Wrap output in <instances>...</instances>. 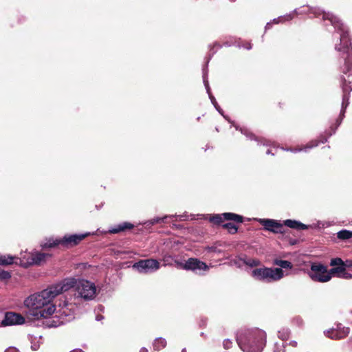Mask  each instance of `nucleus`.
<instances>
[{
	"label": "nucleus",
	"instance_id": "nucleus-1",
	"mask_svg": "<svg viewBox=\"0 0 352 352\" xmlns=\"http://www.w3.org/2000/svg\"><path fill=\"white\" fill-rule=\"evenodd\" d=\"M312 13L316 17L322 16L324 25H332L336 30L333 34L335 43V50L340 53V58L343 60V65L341 66V71L348 76H352V47L347 27L341 20L331 12H325L318 8H303L300 12L294 10L293 12L274 19L265 25V30H269L272 23L278 24L285 21H290L294 18V14Z\"/></svg>",
	"mask_w": 352,
	"mask_h": 352
},
{
	"label": "nucleus",
	"instance_id": "nucleus-2",
	"mask_svg": "<svg viewBox=\"0 0 352 352\" xmlns=\"http://www.w3.org/2000/svg\"><path fill=\"white\" fill-rule=\"evenodd\" d=\"M72 283V280H63L40 292L30 295L24 301L25 306L29 309V315L34 319L52 316L56 310L54 305L52 304L53 299L68 291Z\"/></svg>",
	"mask_w": 352,
	"mask_h": 352
},
{
	"label": "nucleus",
	"instance_id": "nucleus-3",
	"mask_svg": "<svg viewBox=\"0 0 352 352\" xmlns=\"http://www.w3.org/2000/svg\"><path fill=\"white\" fill-rule=\"evenodd\" d=\"M265 340V332L257 328L241 330L236 335V342L243 352H261Z\"/></svg>",
	"mask_w": 352,
	"mask_h": 352
},
{
	"label": "nucleus",
	"instance_id": "nucleus-4",
	"mask_svg": "<svg viewBox=\"0 0 352 352\" xmlns=\"http://www.w3.org/2000/svg\"><path fill=\"white\" fill-rule=\"evenodd\" d=\"M75 308L72 303H65L64 307L60 309V314L52 317H39L42 320V324L47 328L57 327L65 322H70L74 319Z\"/></svg>",
	"mask_w": 352,
	"mask_h": 352
},
{
	"label": "nucleus",
	"instance_id": "nucleus-5",
	"mask_svg": "<svg viewBox=\"0 0 352 352\" xmlns=\"http://www.w3.org/2000/svg\"><path fill=\"white\" fill-rule=\"evenodd\" d=\"M63 280H72L69 289L74 288L76 298L91 300L96 297V287L94 283L84 279L76 280L73 278H65Z\"/></svg>",
	"mask_w": 352,
	"mask_h": 352
},
{
	"label": "nucleus",
	"instance_id": "nucleus-6",
	"mask_svg": "<svg viewBox=\"0 0 352 352\" xmlns=\"http://www.w3.org/2000/svg\"><path fill=\"white\" fill-rule=\"evenodd\" d=\"M90 232L85 234H65L62 238L49 239L41 246L43 248H51L58 245H61L64 248H72L78 245L85 237L91 235Z\"/></svg>",
	"mask_w": 352,
	"mask_h": 352
},
{
	"label": "nucleus",
	"instance_id": "nucleus-7",
	"mask_svg": "<svg viewBox=\"0 0 352 352\" xmlns=\"http://www.w3.org/2000/svg\"><path fill=\"white\" fill-rule=\"evenodd\" d=\"M252 276L258 280L272 283L284 277V272L280 268L261 267L252 270Z\"/></svg>",
	"mask_w": 352,
	"mask_h": 352
},
{
	"label": "nucleus",
	"instance_id": "nucleus-8",
	"mask_svg": "<svg viewBox=\"0 0 352 352\" xmlns=\"http://www.w3.org/2000/svg\"><path fill=\"white\" fill-rule=\"evenodd\" d=\"M308 275L312 280L319 283H327L332 278L327 267L321 263H311Z\"/></svg>",
	"mask_w": 352,
	"mask_h": 352
},
{
	"label": "nucleus",
	"instance_id": "nucleus-9",
	"mask_svg": "<svg viewBox=\"0 0 352 352\" xmlns=\"http://www.w3.org/2000/svg\"><path fill=\"white\" fill-rule=\"evenodd\" d=\"M132 267L140 273L148 274L159 270L160 267V264L157 260L149 258L140 260L135 263Z\"/></svg>",
	"mask_w": 352,
	"mask_h": 352
},
{
	"label": "nucleus",
	"instance_id": "nucleus-10",
	"mask_svg": "<svg viewBox=\"0 0 352 352\" xmlns=\"http://www.w3.org/2000/svg\"><path fill=\"white\" fill-rule=\"evenodd\" d=\"M324 335L332 340H340L346 337L349 333V328L338 324L336 328H332L324 332Z\"/></svg>",
	"mask_w": 352,
	"mask_h": 352
},
{
	"label": "nucleus",
	"instance_id": "nucleus-11",
	"mask_svg": "<svg viewBox=\"0 0 352 352\" xmlns=\"http://www.w3.org/2000/svg\"><path fill=\"white\" fill-rule=\"evenodd\" d=\"M260 224L263 226L266 230L274 233H283V224L279 221L270 219H258L257 220Z\"/></svg>",
	"mask_w": 352,
	"mask_h": 352
},
{
	"label": "nucleus",
	"instance_id": "nucleus-12",
	"mask_svg": "<svg viewBox=\"0 0 352 352\" xmlns=\"http://www.w3.org/2000/svg\"><path fill=\"white\" fill-rule=\"evenodd\" d=\"M210 221L216 224L222 223L224 220L234 221L237 223L243 222V217L232 212H225L221 214H215L210 217Z\"/></svg>",
	"mask_w": 352,
	"mask_h": 352
},
{
	"label": "nucleus",
	"instance_id": "nucleus-13",
	"mask_svg": "<svg viewBox=\"0 0 352 352\" xmlns=\"http://www.w3.org/2000/svg\"><path fill=\"white\" fill-rule=\"evenodd\" d=\"M183 267L185 270H192L196 273H200L201 271L207 270L208 269V265L205 263L195 258L188 259Z\"/></svg>",
	"mask_w": 352,
	"mask_h": 352
},
{
	"label": "nucleus",
	"instance_id": "nucleus-14",
	"mask_svg": "<svg viewBox=\"0 0 352 352\" xmlns=\"http://www.w3.org/2000/svg\"><path fill=\"white\" fill-rule=\"evenodd\" d=\"M342 90H343V96H342V109H341V112H340V120L337 121L338 125H339L341 123V121L344 116L345 109H346V107L349 103V94L350 91H351V87L346 85V80L345 78H344L342 80Z\"/></svg>",
	"mask_w": 352,
	"mask_h": 352
},
{
	"label": "nucleus",
	"instance_id": "nucleus-15",
	"mask_svg": "<svg viewBox=\"0 0 352 352\" xmlns=\"http://www.w3.org/2000/svg\"><path fill=\"white\" fill-rule=\"evenodd\" d=\"M25 319L20 314L8 312L5 316V318L1 322L2 326L21 324L24 323Z\"/></svg>",
	"mask_w": 352,
	"mask_h": 352
},
{
	"label": "nucleus",
	"instance_id": "nucleus-16",
	"mask_svg": "<svg viewBox=\"0 0 352 352\" xmlns=\"http://www.w3.org/2000/svg\"><path fill=\"white\" fill-rule=\"evenodd\" d=\"M330 265L333 267L329 270L331 277L337 276L338 274L344 271L346 267V265L340 258H332L330 261Z\"/></svg>",
	"mask_w": 352,
	"mask_h": 352
},
{
	"label": "nucleus",
	"instance_id": "nucleus-17",
	"mask_svg": "<svg viewBox=\"0 0 352 352\" xmlns=\"http://www.w3.org/2000/svg\"><path fill=\"white\" fill-rule=\"evenodd\" d=\"M326 141H327V138H323L321 141L312 140V141L309 142V143H307L305 146H298V147H295V148H287L286 151H290L292 153H298V152H301V151L307 153L310 149L318 146L320 142L324 143Z\"/></svg>",
	"mask_w": 352,
	"mask_h": 352
},
{
	"label": "nucleus",
	"instance_id": "nucleus-18",
	"mask_svg": "<svg viewBox=\"0 0 352 352\" xmlns=\"http://www.w3.org/2000/svg\"><path fill=\"white\" fill-rule=\"evenodd\" d=\"M283 226H285L288 228L296 230H307L311 227V226L304 224L299 221L292 220V219H287L283 221Z\"/></svg>",
	"mask_w": 352,
	"mask_h": 352
},
{
	"label": "nucleus",
	"instance_id": "nucleus-19",
	"mask_svg": "<svg viewBox=\"0 0 352 352\" xmlns=\"http://www.w3.org/2000/svg\"><path fill=\"white\" fill-rule=\"evenodd\" d=\"M133 227H134V226L131 223L123 222L122 223H120L115 228H112L109 229L107 232L104 231L102 232L104 234L107 233V232L111 233V234H116V233H119L120 232L124 231L125 230H127V229H132Z\"/></svg>",
	"mask_w": 352,
	"mask_h": 352
},
{
	"label": "nucleus",
	"instance_id": "nucleus-20",
	"mask_svg": "<svg viewBox=\"0 0 352 352\" xmlns=\"http://www.w3.org/2000/svg\"><path fill=\"white\" fill-rule=\"evenodd\" d=\"M50 256L49 254L43 252H34L31 255L32 263L35 265H41Z\"/></svg>",
	"mask_w": 352,
	"mask_h": 352
},
{
	"label": "nucleus",
	"instance_id": "nucleus-21",
	"mask_svg": "<svg viewBox=\"0 0 352 352\" xmlns=\"http://www.w3.org/2000/svg\"><path fill=\"white\" fill-rule=\"evenodd\" d=\"M207 75H208L207 70L206 69H203V80H204V83L206 89L207 91V93L209 95V98H210V99L211 100V102L212 103L214 107H216V105H217L218 104H217V102L216 101L215 98L210 93V87H209V83H208V78H207Z\"/></svg>",
	"mask_w": 352,
	"mask_h": 352
},
{
	"label": "nucleus",
	"instance_id": "nucleus-22",
	"mask_svg": "<svg viewBox=\"0 0 352 352\" xmlns=\"http://www.w3.org/2000/svg\"><path fill=\"white\" fill-rule=\"evenodd\" d=\"M42 337L40 336H34L33 335H28V340L31 342V348L33 351H36L38 349L40 344L41 343Z\"/></svg>",
	"mask_w": 352,
	"mask_h": 352
},
{
	"label": "nucleus",
	"instance_id": "nucleus-23",
	"mask_svg": "<svg viewBox=\"0 0 352 352\" xmlns=\"http://www.w3.org/2000/svg\"><path fill=\"white\" fill-rule=\"evenodd\" d=\"M166 346V340L161 337L156 338L153 344V349L155 351H160L161 349L165 348Z\"/></svg>",
	"mask_w": 352,
	"mask_h": 352
},
{
	"label": "nucleus",
	"instance_id": "nucleus-24",
	"mask_svg": "<svg viewBox=\"0 0 352 352\" xmlns=\"http://www.w3.org/2000/svg\"><path fill=\"white\" fill-rule=\"evenodd\" d=\"M15 257L10 255L0 254V265H9L14 263Z\"/></svg>",
	"mask_w": 352,
	"mask_h": 352
},
{
	"label": "nucleus",
	"instance_id": "nucleus-25",
	"mask_svg": "<svg viewBox=\"0 0 352 352\" xmlns=\"http://www.w3.org/2000/svg\"><path fill=\"white\" fill-rule=\"evenodd\" d=\"M337 237L340 240H347L352 237V231L342 230L337 232Z\"/></svg>",
	"mask_w": 352,
	"mask_h": 352
},
{
	"label": "nucleus",
	"instance_id": "nucleus-26",
	"mask_svg": "<svg viewBox=\"0 0 352 352\" xmlns=\"http://www.w3.org/2000/svg\"><path fill=\"white\" fill-rule=\"evenodd\" d=\"M173 216H168V215H166L163 217H155L151 220H148L147 221H146L144 224L145 225L146 227H148V226H153L154 224H156V223H159L162 221H164V219H167V218H170L172 217Z\"/></svg>",
	"mask_w": 352,
	"mask_h": 352
},
{
	"label": "nucleus",
	"instance_id": "nucleus-27",
	"mask_svg": "<svg viewBox=\"0 0 352 352\" xmlns=\"http://www.w3.org/2000/svg\"><path fill=\"white\" fill-rule=\"evenodd\" d=\"M274 263L279 267H280V269H292V264L291 262L285 260H278L276 259L274 262Z\"/></svg>",
	"mask_w": 352,
	"mask_h": 352
},
{
	"label": "nucleus",
	"instance_id": "nucleus-28",
	"mask_svg": "<svg viewBox=\"0 0 352 352\" xmlns=\"http://www.w3.org/2000/svg\"><path fill=\"white\" fill-rule=\"evenodd\" d=\"M289 331L288 329H282L278 332V337L282 340V341L287 340L289 338Z\"/></svg>",
	"mask_w": 352,
	"mask_h": 352
},
{
	"label": "nucleus",
	"instance_id": "nucleus-29",
	"mask_svg": "<svg viewBox=\"0 0 352 352\" xmlns=\"http://www.w3.org/2000/svg\"><path fill=\"white\" fill-rule=\"evenodd\" d=\"M233 126L236 129V130H240L243 134H244L246 137L249 138L250 139H252L254 138V139L255 140H256V141L258 140V139L256 138H255L252 133H251L250 131H248V129H243V128H239L238 126H236L234 124H233Z\"/></svg>",
	"mask_w": 352,
	"mask_h": 352
},
{
	"label": "nucleus",
	"instance_id": "nucleus-30",
	"mask_svg": "<svg viewBox=\"0 0 352 352\" xmlns=\"http://www.w3.org/2000/svg\"><path fill=\"white\" fill-rule=\"evenodd\" d=\"M223 227L226 228L231 234H235L238 230L237 227L232 223H225Z\"/></svg>",
	"mask_w": 352,
	"mask_h": 352
},
{
	"label": "nucleus",
	"instance_id": "nucleus-31",
	"mask_svg": "<svg viewBox=\"0 0 352 352\" xmlns=\"http://www.w3.org/2000/svg\"><path fill=\"white\" fill-rule=\"evenodd\" d=\"M274 352H285V345L283 342H276L273 348Z\"/></svg>",
	"mask_w": 352,
	"mask_h": 352
},
{
	"label": "nucleus",
	"instance_id": "nucleus-32",
	"mask_svg": "<svg viewBox=\"0 0 352 352\" xmlns=\"http://www.w3.org/2000/svg\"><path fill=\"white\" fill-rule=\"evenodd\" d=\"M245 263L250 267H256L260 265V261L258 259L248 258L245 261Z\"/></svg>",
	"mask_w": 352,
	"mask_h": 352
},
{
	"label": "nucleus",
	"instance_id": "nucleus-33",
	"mask_svg": "<svg viewBox=\"0 0 352 352\" xmlns=\"http://www.w3.org/2000/svg\"><path fill=\"white\" fill-rule=\"evenodd\" d=\"M11 278V274L5 270H0V278L1 280H8Z\"/></svg>",
	"mask_w": 352,
	"mask_h": 352
},
{
	"label": "nucleus",
	"instance_id": "nucleus-34",
	"mask_svg": "<svg viewBox=\"0 0 352 352\" xmlns=\"http://www.w3.org/2000/svg\"><path fill=\"white\" fill-rule=\"evenodd\" d=\"M336 277L340 278H343V279H351V278H352V274L347 272L345 270L344 271L341 272L340 274H338V276Z\"/></svg>",
	"mask_w": 352,
	"mask_h": 352
},
{
	"label": "nucleus",
	"instance_id": "nucleus-35",
	"mask_svg": "<svg viewBox=\"0 0 352 352\" xmlns=\"http://www.w3.org/2000/svg\"><path fill=\"white\" fill-rule=\"evenodd\" d=\"M223 347L226 349H228L231 347L232 346V342L229 339H226L224 340L223 342Z\"/></svg>",
	"mask_w": 352,
	"mask_h": 352
},
{
	"label": "nucleus",
	"instance_id": "nucleus-36",
	"mask_svg": "<svg viewBox=\"0 0 352 352\" xmlns=\"http://www.w3.org/2000/svg\"><path fill=\"white\" fill-rule=\"evenodd\" d=\"M214 107L228 122H231V121L226 116H225L223 115L222 109L220 108V107L218 104L216 105V107Z\"/></svg>",
	"mask_w": 352,
	"mask_h": 352
},
{
	"label": "nucleus",
	"instance_id": "nucleus-37",
	"mask_svg": "<svg viewBox=\"0 0 352 352\" xmlns=\"http://www.w3.org/2000/svg\"><path fill=\"white\" fill-rule=\"evenodd\" d=\"M5 352H20V351L15 347H9L5 351Z\"/></svg>",
	"mask_w": 352,
	"mask_h": 352
},
{
	"label": "nucleus",
	"instance_id": "nucleus-38",
	"mask_svg": "<svg viewBox=\"0 0 352 352\" xmlns=\"http://www.w3.org/2000/svg\"><path fill=\"white\" fill-rule=\"evenodd\" d=\"M177 217L179 218L180 221H185L188 218V215L186 214H182V215H178Z\"/></svg>",
	"mask_w": 352,
	"mask_h": 352
},
{
	"label": "nucleus",
	"instance_id": "nucleus-39",
	"mask_svg": "<svg viewBox=\"0 0 352 352\" xmlns=\"http://www.w3.org/2000/svg\"><path fill=\"white\" fill-rule=\"evenodd\" d=\"M289 344L293 347H296L298 344L296 341L293 340L289 342Z\"/></svg>",
	"mask_w": 352,
	"mask_h": 352
},
{
	"label": "nucleus",
	"instance_id": "nucleus-40",
	"mask_svg": "<svg viewBox=\"0 0 352 352\" xmlns=\"http://www.w3.org/2000/svg\"><path fill=\"white\" fill-rule=\"evenodd\" d=\"M247 50H250L252 48V45L250 43H247L245 45L243 46Z\"/></svg>",
	"mask_w": 352,
	"mask_h": 352
},
{
	"label": "nucleus",
	"instance_id": "nucleus-41",
	"mask_svg": "<svg viewBox=\"0 0 352 352\" xmlns=\"http://www.w3.org/2000/svg\"><path fill=\"white\" fill-rule=\"evenodd\" d=\"M96 320L99 321L103 319V316L101 315H98L96 318Z\"/></svg>",
	"mask_w": 352,
	"mask_h": 352
},
{
	"label": "nucleus",
	"instance_id": "nucleus-42",
	"mask_svg": "<svg viewBox=\"0 0 352 352\" xmlns=\"http://www.w3.org/2000/svg\"><path fill=\"white\" fill-rule=\"evenodd\" d=\"M140 352H148V349L145 347H142L140 349Z\"/></svg>",
	"mask_w": 352,
	"mask_h": 352
},
{
	"label": "nucleus",
	"instance_id": "nucleus-43",
	"mask_svg": "<svg viewBox=\"0 0 352 352\" xmlns=\"http://www.w3.org/2000/svg\"><path fill=\"white\" fill-rule=\"evenodd\" d=\"M70 352H82V351L80 349H74V350H73V351H72Z\"/></svg>",
	"mask_w": 352,
	"mask_h": 352
},
{
	"label": "nucleus",
	"instance_id": "nucleus-44",
	"mask_svg": "<svg viewBox=\"0 0 352 352\" xmlns=\"http://www.w3.org/2000/svg\"><path fill=\"white\" fill-rule=\"evenodd\" d=\"M266 153H267V155L272 154V155H274V153H271V151H270V150H269V149L267 151Z\"/></svg>",
	"mask_w": 352,
	"mask_h": 352
},
{
	"label": "nucleus",
	"instance_id": "nucleus-45",
	"mask_svg": "<svg viewBox=\"0 0 352 352\" xmlns=\"http://www.w3.org/2000/svg\"><path fill=\"white\" fill-rule=\"evenodd\" d=\"M347 266H349V267L352 266V261H349V264L347 265Z\"/></svg>",
	"mask_w": 352,
	"mask_h": 352
},
{
	"label": "nucleus",
	"instance_id": "nucleus-46",
	"mask_svg": "<svg viewBox=\"0 0 352 352\" xmlns=\"http://www.w3.org/2000/svg\"><path fill=\"white\" fill-rule=\"evenodd\" d=\"M268 143H269V141H267V140H264V143H263L264 144H267H267H268Z\"/></svg>",
	"mask_w": 352,
	"mask_h": 352
},
{
	"label": "nucleus",
	"instance_id": "nucleus-47",
	"mask_svg": "<svg viewBox=\"0 0 352 352\" xmlns=\"http://www.w3.org/2000/svg\"><path fill=\"white\" fill-rule=\"evenodd\" d=\"M182 352H186V349H184L182 351Z\"/></svg>",
	"mask_w": 352,
	"mask_h": 352
}]
</instances>
